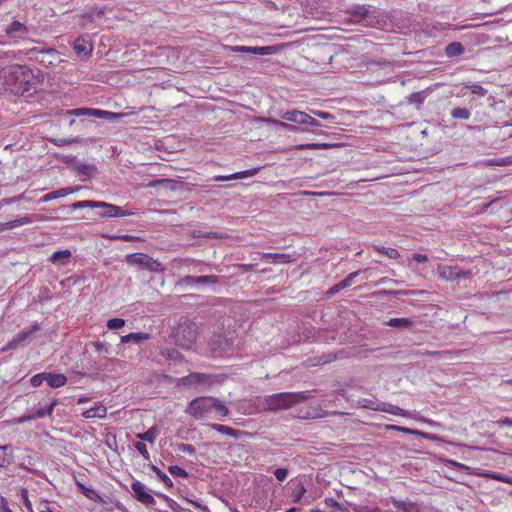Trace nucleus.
I'll use <instances>...</instances> for the list:
<instances>
[{"label":"nucleus","instance_id":"obj_1","mask_svg":"<svg viewBox=\"0 0 512 512\" xmlns=\"http://www.w3.org/2000/svg\"><path fill=\"white\" fill-rule=\"evenodd\" d=\"M3 88L16 95H22L35 89V76L26 65L11 64L0 71Z\"/></svg>","mask_w":512,"mask_h":512},{"label":"nucleus","instance_id":"obj_2","mask_svg":"<svg viewBox=\"0 0 512 512\" xmlns=\"http://www.w3.org/2000/svg\"><path fill=\"white\" fill-rule=\"evenodd\" d=\"M309 397V391L281 392L264 397L261 404L265 411L285 410L307 400Z\"/></svg>","mask_w":512,"mask_h":512},{"label":"nucleus","instance_id":"obj_3","mask_svg":"<svg viewBox=\"0 0 512 512\" xmlns=\"http://www.w3.org/2000/svg\"><path fill=\"white\" fill-rule=\"evenodd\" d=\"M73 210L82 209V208H97L101 209L98 213L100 218H119L125 216H132L135 213L131 211H125L122 207L110 204L103 201H95V200H84L78 201L71 205Z\"/></svg>","mask_w":512,"mask_h":512},{"label":"nucleus","instance_id":"obj_4","mask_svg":"<svg viewBox=\"0 0 512 512\" xmlns=\"http://www.w3.org/2000/svg\"><path fill=\"white\" fill-rule=\"evenodd\" d=\"M40 330L41 325L38 322L32 323L18 332L0 351L6 352L27 346L33 340L34 334Z\"/></svg>","mask_w":512,"mask_h":512},{"label":"nucleus","instance_id":"obj_5","mask_svg":"<svg viewBox=\"0 0 512 512\" xmlns=\"http://www.w3.org/2000/svg\"><path fill=\"white\" fill-rule=\"evenodd\" d=\"M29 59L35 60L45 67H55L60 62V54L54 48H38L28 49L25 53Z\"/></svg>","mask_w":512,"mask_h":512},{"label":"nucleus","instance_id":"obj_6","mask_svg":"<svg viewBox=\"0 0 512 512\" xmlns=\"http://www.w3.org/2000/svg\"><path fill=\"white\" fill-rule=\"evenodd\" d=\"M29 34L30 30L24 23L14 20L6 26L4 36L6 40L0 39V44H5L6 42L19 44L20 42L28 39Z\"/></svg>","mask_w":512,"mask_h":512},{"label":"nucleus","instance_id":"obj_7","mask_svg":"<svg viewBox=\"0 0 512 512\" xmlns=\"http://www.w3.org/2000/svg\"><path fill=\"white\" fill-rule=\"evenodd\" d=\"M126 262L129 265L141 266L151 272H159L163 270L162 264L158 260L140 252L128 254L126 256Z\"/></svg>","mask_w":512,"mask_h":512},{"label":"nucleus","instance_id":"obj_8","mask_svg":"<svg viewBox=\"0 0 512 512\" xmlns=\"http://www.w3.org/2000/svg\"><path fill=\"white\" fill-rule=\"evenodd\" d=\"M213 397H198L187 406L186 412L196 419H202L212 411Z\"/></svg>","mask_w":512,"mask_h":512},{"label":"nucleus","instance_id":"obj_9","mask_svg":"<svg viewBox=\"0 0 512 512\" xmlns=\"http://www.w3.org/2000/svg\"><path fill=\"white\" fill-rule=\"evenodd\" d=\"M219 281H220V278L217 275H203V276L186 275V276H183L178 281V284L183 287H195V288L199 289L205 285L218 284Z\"/></svg>","mask_w":512,"mask_h":512},{"label":"nucleus","instance_id":"obj_10","mask_svg":"<svg viewBox=\"0 0 512 512\" xmlns=\"http://www.w3.org/2000/svg\"><path fill=\"white\" fill-rule=\"evenodd\" d=\"M67 113L69 115H74V116H78V117L88 116V117H94V118H98V119H104L107 121H113L114 119L121 117V114L106 111V110L96 109V108H76V109L69 110Z\"/></svg>","mask_w":512,"mask_h":512},{"label":"nucleus","instance_id":"obj_11","mask_svg":"<svg viewBox=\"0 0 512 512\" xmlns=\"http://www.w3.org/2000/svg\"><path fill=\"white\" fill-rule=\"evenodd\" d=\"M197 335V325L191 321L180 323L176 331L177 337L182 336L183 342L180 344L182 347H189L194 341H196Z\"/></svg>","mask_w":512,"mask_h":512},{"label":"nucleus","instance_id":"obj_12","mask_svg":"<svg viewBox=\"0 0 512 512\" xmlns=\"http://www.w3.org/2000/svg\"><path fill=\"white\" fill-rule=\"evenodd\" d=\"M131 489L135 499L140 503L147 506H154L156 504V500L151 495V491L142 482L134 480L131 483Z\"/></svg>","mask_w":512,"mask_h":512},{"label":"nucleus","instance_id":"obj_13","mask_svg":"<svg viewBox=\"0 0 512 512\" xmlns=\"http://www.w3.org/2000/svg\"><path fill=\"white\" fill-rule=\"evenodd\" d=\"M439 278L446 281H453L459 278H469L471 276L470 270H463L459 266H439Z\"/></svg>","mask_w":512,"mask_h":512},{"label":"nucleus","instance_id":"obj_14","mask_svg":"<svg viewBox=\"0 0 512 512\" xmlns=\"http://www.w3.org/2000/svg\"><path fill=\"white\" fill-rule=\"evenodd\" d=\"M230 50L236 53H250L253 55H271L276 52L275 46L250 47V46H231Z\"/></svg>","mask_w":512,"mask_h":512},{"label":"nucleus","instance_id":"obj_15","mask_svg":"<svg viewBox=\"0 0 512 512\" xmlns=\"http://www.w3.org/2000/svg\"><path fill=\"white\" fill-rule=\"evenodd\" d=\"M74 50L79 56H89L93 51V44L89 35H82L74 41Z\"/></svg>","mask_w":512,"mask_h":512},{"label":"nucleus","instance_id":"obj_16","mask_svg":"<svg viewBox=\"0 0 512 512\" xmlns=\"http://www.w3.org/2000/svg\"><path fill=\"white\" fill-rule=\"evenodd\" d=\"M210 376L204 373H191L179 379V384L183 386H195L208 383Z\"/></svg>","mask_w":512,"mask_h":512},{"label":"nucleus","instance_id":"obj_17","mask_svg":"<svg viewBox=\"0 0 512 512\" xmlns=\"http://www.w3.org/2000/svg\"><path fill=\"white\" fill-rule=\"evenodd\" d=\"M359 271L351 272L345 279L337 283L336 285L332 286L327 292V296H333L337 293H339L341 290L349 287L353 280L358 276Z\"/></svg>","mask_w":512,"mask_h":512},{"label":"nucleus","instance_id":"obj_18","mask_svg":"<svg viewBox=\"0 0 512 512\" xmlns=\"http://www.w3.org/2000/svg\"><path fill=\"white\" fill-rule=\"evenodd\" d=\"M374 409L377 411L386 412V413L396 415V416H402V417L409 416V412L407 410H404V409L400 408L399 406H396V405H393L390 403H386V402L379 403L377 405V407H375Z\"/></svg>","mask_w":512,"mask_h":512},{"label":"nucleus","instance_id":"obj_19","mask_svg":"<svg viewBox=\"0 0 512 512\" xmlns=\"http://www.w3.org/2000/svg\"><path fill=\"white\" fill-rule=\"evenodd\" d=\"M14 461L13 448L10 444L0 445V468L10 466Z\"/></svg>","mask_w":512,"mask_h":512},{"label":"nucleus","instance_id":"obj_20","mask_svg":"<svg viewBox=\"0 0 512 512\" xmlns=\"http://www.w3.org/2000/svg\"><path fill=\"white\" fill-rule=\"evenodd\" d=\"M384 324L401 330H411L415 325V321L412 318H391Z\"/></svg>","mask_w":512,"mask_h":512},{"label":"nucleus","instance_id":"obj_21","mask_svg":"<svg viewBox=\"0 0 512 512\" xmlns=\"http://www.w3.org/2000/svg\"><path fill=\"white\" fill-rule=\"evenodd\" d=\"M78 190H79L78 187L61 188V189H58L56 191H52V192L47 193L46 195H44L41 198V201L46 203V202H49V201L54 200V199L65 197V196H67L69 194H72V193L78 191Z\"/></svg>","mask_w":512,"mask_h":512},{"label":"nucleus","instance_id":"obj_22","mask_svg":"<svg viewBox=\"0 0 512 512\" xmlns=\"http://www.w3.org/2000/svg\"><path fill=\"white\" fill-rule=\"evenodd\" d=\"M46 382L51 388H60L66 385L67 377L60 373L46 372Z\"/></svg>","mask_w":512,"mask_h":512},{"label":"nucleus","instance_id":"obj_23","mask_svg":"<svg viewBox=\"0 0 512 512\" xmlns=\"http://www.w3.org/2000/svg\"><path fill=\"white\" fill-rule=\"evenodd\" d=\"M262 258L274 264L290 263L293 260L290 254L284 253H263Z\"/></svg>","mask_w":512,"mask_h":512},{"label":"nucleus","instance_id":"obj_24","mask_svg":"<svg viewBox=\"0 0 512 512\" xmlns=\"http://www.w3.org/2000/svg\"><path fill=\"white\" fill-rule=\"evenodd\" d=\"M366 67H367V70H369L371 72H377L380 69H387V68L392 69L393 62L389 61L387 59H380V60L370 59L366 62Z\"/></svg>","mask_w":512,"mask_h":512},{"label":"nucleus","instance_id":"obj_25","mask_svg":"<svg viewBox=\"0 0 512 512\" xmlns=\"http://www.w3.org/2000/svg\"><path fill=\"white\" fill-rule=\"evenodd\" d=\"M150 338V334L144 332H135L124 335L121 337V343H133V344H141L142 342L148 340Z\"/></svg>","mask_w":512,"mask_h":512},{"label":"nucleus","instance_id":"obj_26","mask_svg":"<svg viewBox=\"0 0 512 512\" xmlns=\"http://www.w3.org/2000/svg\"><path fill=\"white\" fill-rule=\"evenodd\" d=\"M391 504L397 508L403 510V512H418V507L414 502L398 500L395 497H390Z\"/></svg>","mask_w":512,"mask_h":512},{"label":"nucleus","instance_id":"obj_27","mask_svg":"<svg viewBox=\"0 0 512 512\" xmlns=\"http://www.w3.org/2000/svg\"><path fill=\"white\" fill-rule=\"evenodd\" d=\"M73 168L78 174L91 177L97 173V167L94 164L77 162L73 164Z\"/></svg>","mask_w":512,"mask_h":512},{"label":"nucleus","instance_id":"obj_28","mask_svg":"<svg viewBox=\"0 0 512 512\" xmlns=\"http://www.w3.org/2000/svg\"><path fill=\"white\" fill-rule=\"evenodd\" d=\"M210 427L223 435H227L235 439L239 438L240 435L242 434V431L222 424L213 423L210 424Z\"/></svg>","mask_w":512,"mask_h":512},{"label":"nucleus","instance_id":"obj_29","mask_svg":"<svg viewBox=\"0 0 512 512\" xmlns=\"http://www.w3.org/2000/svg\"><path fill=\"white\" fill-rule=\"evenodd\" d=\"M107 415V409L104 405H97L82 413V416L86 419L99 418L103 419Z\"/></svg>","mask_w":512,"mask_h":512},{"label":"nucleus","instance_id":"obj_30","mask_svg":"<svg viewBox=\"0 0 512 512\" xmlns=\"http://www.w3.org/2000/svg\"><path fill=\"white\" fill-rule=\"evenodd\" d=\"M58 405V400L57 399H54L49 405H47L46 407H42V408H38L37 410H35L33 413H32V417H34L35 419H41V418H44L46 416H51L53 411H54V408Z\"/></svg>","mask_w":512,"mask_h":512},{"label":"nucleus","instance_id":"obj_31","mask_svg":"<svg viewBox=\"0 0 512 512\" xmlns=\"http://www.w3.org/2000/svg\"><path fill=\"white\" fill-rule=\"evenodd\" d=\"M259 121L268 123V124H272L278 128H282L283 130L289 131V132H296L298 130V128L294 125H290L286 122H283V121H280L277 119H273V118L261 117V118H259Z\"/></svg>","mask_w":512,"mask_h":512},{"label":"nucleus","instance_id":"obj_32","mask_svg":"<svg viewBox=\"0 0 512 512\" xmlns=\"http://www.w3.org/2000/svg\"><path fill=\"white\" fill-rule=\"evenodd\" d=\"M464 53V47L460 42H451L445 48V54L449 58L458 57Z\"/></svg>","mask_w":512,"mask_h":512},{"label":"nucleus","instance_id":"obj_33","mask_svg":"<svg viewBox=\"0 0 512 512\" xmlns=\"http://www.w3.org/2000/svg\"><path fill=\"white\" fill-rule=\"evenodd\" d=\"M76 485L77 487L79 488L80 492L86 496L88 499L92 500V501H98L101 499L100 495L98 494V492L93 489V488H89L87 486H85L83 483L81 482H76Z\"/></svg>","mask_w":512,"mask_h":512},{"label":"nucleus","instance_id":"obj_34","mask_svg":"<svg viewBox=\"0 0 512 512\" xmlns=\"http://www.w3.org/2000/svg\"><path fill=\"white\" fill-rule=\"evenodd\" d=\"M373 249L376 252L381 253L390 259H398L400 257V253L398 252V250L395 248H392V247H384V246H380V245H374Z\"/></svg>","mask_w":512,"mask_h":512},{"label":"nucleus","instance_id":"obj_35","mask_svg":"<svg viewBox=\"0 0 512 512\" xmlns=\"http://www.w3.org/2000/svg\"><path fill=\"white\" fill-rule=\"evenodd\" d=\"M416 291L414 290H387V289H383V290H380L377 292L378 295L380 296H383V297H395V298H399L400 296H406V295H409V294H415Z\"/></svg>","mask_w":512,"mask_h":512},{"label":"nucleus","instance_id":"obj_36","mask_svg":"<svg viewBox=\"0 0 512 512\" xmlns=\"http://www.w3.org/2000/svg\"><path fill=\"white\" fill-rule=\"evenodd\" d=\"M464 87L469 89L473 95L478 97H484L487 94V90L478 83L465 82Z\"/></svg>","mask_w":512,"mask_h":512},{"label":"nucleus","instance_id":"obj_37","mask_svg":"<svg viewBox=\"0 0 512 512\" xmlns=\"http://www.w3.org/2000/svg\"><path fill=\"white\" fill-rule=\"evenodd\" d=\"M150 468L167 488L173 487L172 480L161 469L153 464L150 465Z\"/></svg>","mask_w":512,"mask_h":512},{"label":"nucleus","instance_id":"obj_38","mask_svg":"<svg viewBox=\"0 0 512 512\" xmlns=\"http://www.w3.org/2000/svg\"><path fill=\"white\" fill-rule=\"evenodd\" d=\"M426 97H427V94L425 91L414 92V93H411L407 97V101H408V103L416 104L419 107L420 105L423 104Z\"/></svg>","mask_w":512,"mask_h":512},{"label":"nucleus","instance_id":"obj_39","mask_svg":"<svg viewBox=\"0 0 512 512\" xmlns=\"http://www.w3.org/2000/svg\"><path fill=\"white\" fill-rule=\"evenodd\" d=\"M451 116L454 119L468 120L471 116V111L465 107H457L452 109Z\"/></svg>","mask_w":512,"mask_h":512},{"label":"nucleus","instance_id":"obj_40","mask_svg":"<svg viewBox=\"0 0 512 512\" xmlns=\"http://www.w3.org/2000/svg\"><path fill=\"white\" fill-rule=\"evenodd\" d=\"M157 435H158L157 429L155 427H152L144 433L137 434V438H139L141 440V442L146 441L149 443H153L156 440Z\"/></svg>","mask_w":512,"mask_h":512},{"label":"nucleus","instance_id":"obj_41","mask_svg":"<svg viewBox=\"0 0 512 512\" xmlns=\"http://www.w3.org/2000/svg\"><path fill=\"white\" fill-rule=\"evenodd\" d=\"M212 410H215L222 417H225L229 414V409L221 400L215 397H213Z\"/></svg>","mask_w":512,"mask_h":512},{"label":"nucleus","instance_id":"obj_42","mask_svg":"<svg viewBox=\"0 0 512 512\" xmlns=\"http://www.w3.org/2000/svg\"><path fill=\"white\" fill-rule=\"evenodd\" d=\"M71 251L70 250H59V251H56L54 252L51 257H50V261L52 263H59L61 262L63 259H69L71 257Z\"/></svg>","mask_w":512,"mask_h":512},{"label":"nucleus","instance_id":"obj_43","mask_svg":"<svg viewBox=\"0 0 512 512\" xmlns=\"http://www.w3.org/2000/svg\"><path fill=\"white\" fill-rule=\"evenodd\" d=\"M161 354L167 360H171V361H179L182 359V355L179 353L178 350H176L174 348L163 349Z\"/></svg>","mask_w":512,"mask_h":512},{"label":"nucleus","instance_id":"obj_44","mask_svg":"<svg viewBox=\"0 0 512 512\" xmlns=\"http://www.w3.org/2000/svg\"><path fill=\"white\" fill-rule=\"evenodd\" d=\"M259 170H260V168L256 167V168H252V169H248V170L235 172L232 174V177H233V180L248 178V177L256 175L259 172Z\"/></svg>","mask_w":512,"mask_h":512},{"label":"nucleus","instance_id":"obj_45","mask_svg":"<svg viewBox=\"0 0 512 512\" xmlns=\"http://www.w3.org/2000/svg\"><path fill=\"white\" fill-rule=\"evenodd\" d=\"M368 9L364 6H356L353 10V16L357 21H363L368 16Z\"/></svg>","mask_w":512,"mask_h":512},{"label":"nucleus","instance_id":"obj_46","mask_svg":"<svg viewBox=\"0 0 512 512\" xmlns=\"http://www.w3.org/2000/svg\"><path fill=\"white\" fill-rule=\"evenodd\" d=\"M325 416V412L319 408V407H315V408H312L311 410H308L305 415L303 416L304 419H314V418H320V417H323Z\"/></svg>","mask_w":512,"mask_h":512},{"label":"nucleus","instance_id":"obj_47","mask_svg":"<svg viewBox=\"0 0 512 512\" xmlns=\"http://www.w3.org/2000/svg\"><path fill=\"white\" fill-rule=\"evenodd\" d=\"M31 222H32V220L29 216H24V217L15 219L13 221H9L8 227H10V229H14V228L20 227L22 225L29 224Z\"/></svg>","mask_w":512,"mask_h":512},{"label":"nucleus","instance_id":"obj_48","mask_svg":"<svg viewBox=\"0 0 512 512\" xmlns=\"http://www.w3.org/2000/svg\"><path fill=\"white\" fill-rule=\"evenodd\" d=\"M125 325V320L122 318H112L107 321V328L110 330L120 329Z\"/></svg>","mask_w":512,"mask_h":512},{"label":"nucleus","instance_id":"obj_49","mask_svg":"<svg viewBox=\"0 0 512 512\" xmlns=\"http://www.w3.org/2000/svg\"><path fill=\"white\" fill-rule=\"evenodd\" d=\"M168 471L173 475V476H176V477H183V478H186L188 477V473L185 469H183L182 467L180 466H177V465H171L168 467Z\"/></svg>","mask_w":512,"mask_h":512},{"label":"nucleus","instance_id":"obj_50","mask_svg":"<svg viewBox=\"0 0 512 512\" xmlns=\"http://www.w3.org/2000/svg\"><path fill=\"white\" fill-rule=\"evenodd\" d=\"M489 163L491 165H496V166L511 165L512 164V156H506V157H502V158L491 159V160H489Z\"/></svg>","mask_w":512,"mask_h":512},{"label":"nucleus","instance_id":"obj_51","mask_svg":"<svg viewBox=\"0 0 512 512\" xmlns=\"http://www.w3.org/2000/svg\"><path fill=\"white\" fill-rule=\"evenodd\" d=\"M155 495L159 498H162L163 500H165L168 504V507L173 510L174 512H177V508L179 507V505L172 499L170 498L169 496L163 494V493H160V492H155Z\"/></svg>","mask_w":512,"mask_h":512},{"label":"nucleus","instance_id":"obj_52","mask_svg":"<svg viewBox=\"0 0 512 512\" xmlns=\"http://www.w3.org/2000/svg\"><path fill=\"white\" fill-rule=\"evenodd\" d=\"M44 381H46V372L38 373L30 379V383L33 387H39Z\"/></svg>","mask_w":512,"mask_h":512},{"label":"nucleus","instance_id":"obj_53","mask_svg":"<svg viewBox=\"0 0 512 512\" xmlns=\"http://www.w3.org/2000/svg\"><path fill=\"white\" fill-rule=\"evenodd\" d=\"M297 112L298 110L285 111L280 114V117L285 121L296 123Z\"/></svg>","mask_w":512,"mask_h":512},{"label":"nucleus","instance_id":"obj_54","mask_svg":"<svg viewBox=\"0 0 512 512\" xmlns=\"http://www.w3.org/2000/svg\"><path fill=\"white\" fill-rule=\"evenodd\" d=\"M487 476L489 478H491V479H494V480H497V481H501V482H504V483H508V484L512 483L511 477L502 475V474L497 473V472H492V473L488 474Z\"/></svg>","mask_w":512,"mask_h":512},{"label":"nucleus","instance_id":"obj_55","mask_svg":"<svg viewBox=\"0 0 512 512\" xmlns=\"http://www.w3.org/2000/svg\"><path fill=\"white\" fill-rule=\"evenodd\" d=\"M134 447L145 459H149L150 455L147 450L146 444H144L141 441H138L134 444Z\"/></svg>","mask_w":512,"mask_h":512},{"label":"nucleus","instance_id":"obj_56","mask_svg":"<svg viewBox=\"0 0 512 512\" xmlns=\"http://www.w3.org/2000/svg\"><path fill=\"white\" fill-rule=\"evenodd\" d=\"M94 349L96 352L100 354H107L109 350V345L107 343L96 341L93 343Z\"/></svg>","mask_w":512,"mask_h":512},{"label":"nucleus","instance_id":"obj_57","mask_svg":"<svg viewBox=\"0 0 512 512\" xmlns=\"http://www.w3.org/2000/svg\"><path fill=\"white\" fill-rule=\"evenodd\" d=\"M311 113L323 120L331 121L335 118L331 113L322 110H311Z\"/></svg>","mask_w":512,"mask_h":512},{"label":"nucleus","instance_id":"obj_58","mask_svg":"<svg viewBox=\"0 0 512 512\" xmlns=\"http://www.w3.org/2000/svg\"><path fill=\"white\" fill-rule=\"evenodd\" d=\"M274 475L278 481L283 482L288 476V470L286 468H277L274 471Z\"/></svg>","mask_w":512,"mask_h":512},{"label":"nucleus","instance_id":"obj_59","mask_svg":"<svg viewBox=\"0 0 512 512\" xmlns=\"http://www.w3.org/2000/svg\"><path fill=\"white\" fill-rule=\"evenodd\" d=\"M178 451L182 452V453H188L190 455H193L196 450L193 445L182 443V444L178 445Z\"/></svg>","mask_w":512,"mask_h":512},{"label":"nucleus","instance_id":"obj_60","mask_svg":"<svg viewBox=\"0 0 512 512\" xmlns=\"http://www.w3.org/2000/svg\"><path fill=\"white\" fill-rule=\"evenodd\" d=\"M308 117L309 114L298 110L296 123L300 125H306Z\"/></svg>","mask_w":512,"mask_h":512},{"label":"nucleus","instance_id":"obj_61","mask_svg":"<svg viewBox=\"0 0 512 512\" xmlns=\"http://www.w3.org/2000/svg\"><path fill=\"white\" fill-rule=\"evenodd\" d=\"M336 359V355L333 354V353H328V354H324L320 357V362L322 364H327V363H331L332 361H334Z\"/></svg>","mask_w":512,"mask_h":512},{"label":"nucleus","instance_id":"obj_62","mask_svg":"<svg viewBox=\"0 0 512 512\" xmlns=\"http://www.w3.org/2000/svg\"><path fill=\"white\" fill-rule=\"evenodd\" d=\"M412 260L417 262V263H425V262L428 261V256L425 255V254L414 253L412 255Z\"/></svg>","mask_w":512,"mask_h":512},{"label":"nucleus","instance_id":"obj_63","mask_svg":"<svg viewBox=\"0 0 512 512\" xmlns=\"http://www.w3.org/2000/svg\"><path fill=\"white\" fill-rule=\"evenodd\" d=\"M31 420H35L34 417H32V413L31 414H24L20 417H18L16 420H15V423L17 424H23L25 422H28V421H31Z\"/></svg>","mask_w":512,"mask_h":512},{"label":"nucleus","instance_id":"obj_64","mask_svg":"<svg viewBox=\"0 0 512 512\" xmlns=\"http://www.w3.org/2000/svg\"><path fill=\"white\" fill-rule=\"evenodd\" d=\"M0 512H13L8 506H7V500L5 497H0Z\"/></svg>","mask_w":512,"mask_h":512}]
</instances>
